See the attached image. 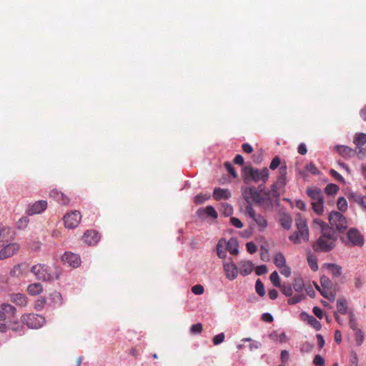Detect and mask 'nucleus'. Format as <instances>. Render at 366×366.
Returning a JSON list of instances; mask_svg holds the SVG:
<instances>
[{
    "label": "nucleus",
    "instance_id": "1",
    "mask_svg": "<svg viewBox=\"0 0 366 366\" xmlns=\"http://www.w3.org/2000/svg\"><path fill=\"white\" fill-rule=\"evenodd\" d=\"M264 188L263 184H260L257 187L254 186L242 187V194L247 203V205H251L252 202H254L259 205L272 207L274 202L269 192H264Z\"/></svg>",
    "mask_w": 366,
    "mask_h": 366
},
{
    "label": "nucleus",
    "instance_id": "2",
    "mask_svg": "<svg viewBox=\"0 0 366 366\" xmlns=\"http://www.w3.org/2000/svg\"><path fill=\"white\" fill-rule=\"evenodd\" d=\"M315 222L319 224L321 227V236L314 245V249L317 252H325L331 251L335 247L337 240L335 231L332 227L321 220H315Z\"/></svg>",
    "mask_w": 366,
    "mask_h": 366
},
{
    "label": "nucleus",
    "instance_id": "3",
    "mask_svg": "<svg viewBox=\"0 0 366 366\" xmlns=\"http://www.w3.org/2000/svg\"><path fill=\"white\" fill-rule=\"evenodd\" d=\"M16 308L9 304L2 303L0 305V321L9 324V329L16 332H22L24 327L19 324L16 317Z\"/></svg>",
    "mask_w": 366,
    "mask_h": 366
},
{
    "label": "nucleus",
    "instance_id": "4",
    "mask_svg": "<svg viewBox=\"0 0 366 366\" xmlns=\"http://www.w3.org/2000/svg\"><path fill=\"white\" fill-rule=\"evenodd\" d=\"M269 175V172L267 167L258 169L252 167H246L243 169L242 177L244 182L246 184L251 182H262L264 184L268 180Z\"/></svg>",
    "mask_w": 366,
    "mask_h": 366
},
{
    "label": "nucleus",
    "instance_id": "5",
    "mask_svg": "<svg viewBox=\"0 0 366 366\" xmlns=\"http://www.w3.org/2000/svg\"><path fill=\"white\" fill-rule=\"evenodd\" d=\"M287 182V166L286 164L281 165L279 169V174L277 181L271 186L268 191L273 202L277 199L280 194V190L283 189Z\"/></svg>",
    "mask_w": 366,
    "mask_h": 366
},
{
    "label": "nucleus",
    "instance_id": "6",
    "mask_svg": "<svg viewBox=\"0 0 366 366\" xmlns=\"http://www.w3.org/2000/svg\"><path fill=\"white\" fill-rule=\"evenodd\" d=\"M307 194L312 199V209L317 214L323 212L324 197L320 189L312 187L307 189Z\"/></svg>",
    "mask_w": 366,
    "mask_h": 366
},
{
    "label": "nucleus",
    "instance_id": "7",
    "mask_svg": "<svg viewBox=\"0 0 366 366\" xmlns=\"http://www.w3.org/2000/svg\"><path fill=\"white\" fill-rule=\"evenodd\" d=\"M31 272L35 274L38 280L43 281H50L58 279L59 275L57 271L52 272L51 269L44 264L34 265L31 269Z\"/></svg>",
    "mask_w": 366,
    "mask_h": 366
},
{
    "label": "nucleus",
    "instance_id": "8",
    "mask_svg": "<svg viewBox=\"0 0 366 366\" xmlns=\"http://www.w3.org/2000/svg\"><path fill=\"white\" fill-rule=\"evenodd\" d=\"M329 222L331 227H335L340 232H344L348 228V222L346 217L340 212L334 211L329 215Z\"/></svg>",
    "mask_w": 366,
    "mask_h": 366
},
{
    "label": "nucleus",
    "instance_id": "9",
    "mask_svg": "<svg viewBox=\"0 0 366 366\" xmlns=\"http://www.w3.org/2000/svg\"><path fill=\"white\" fill-rule=\"evenodd\" d=\"M23 324L29 328L37 329L41 327L45 322L44 317L36 314H25L21 317Z\"/></svg>",
    "mask_w": 366,
    "mask_h": 366
},
{
    "label": "nucleus",
    "instance_id": "10",
    "mask_svg": "<svg viewBox=\"0 0 366 366\" xmlns=\"http://www.w3.org/2000/svg\"><path fill=\"white\" fill-rule=\"evenodd\" d=\"M64 226L67 229L76 228L81 220V214L77 211H71L66 213L63 218Z\"/></svg>",
    "mask_w": 366,
    "mask_h": 366
},
{
    "label": "nucleus",
    "instance_id": "11",
    "mask_svg": "<svg viewBox=\"0 0 366 366\" xmlns=\"http://www.w3.org/2000/svg\"><path fill=\"white\" fill-rule=\"evenodd\" d=\"M343 242L347 245L362 247L364 244L362 235L356 229H350Z\"/></svg>",
    "mask_w": 366,
    "mask_h": 366
},
{
    "label": "nucleus",
    "instance_id": "12",
    "mask_svg": "<svg viewBox=\"0 0 366 366\" xmlns=\"http://www.w3.org/2000/svg\"><path fill=\"white\" fill-rule=\"evenodd\" d=\"M245 214L255 222L257 225L259 227V230H264L267 227L266 218L259 214H257L252 205H246Z\"/></svg>",
    "mask_w": 366,
    "mask_h": 366
},
{
    "label": "nucleus",
    "instance_id": "13",
    "mask_svg": "<svg viewBox=\"0 0 366 366\" xmlns=\"http://www.w3.org/2000/svg\"><path fill=\"white\" fill-rule=\"evenodd\" d=\"M0 247H2L0 250V260L12 257L20 249L19 244L14 242Z\"/></svg>",
    "mask_w": 366,
    "mask_h": 366
},
{
    "label": "nucleus",
    "instance_id": "14",
    "mask_svg": "<svg viewBox=\"0 0 366 366\" xmlns=\"http://www.w3.org/2000/svg\"><path fill=\"white\" fill-rule=\"evenodd\" d=\"M47 207V202L45 200H39L33 204H30L26 211L29 216L39 214L42 213Z\"/></svg>",
    "mask_w": 366,
    "mask_h": 366
},
{
    "label": "nucleus",
    "instance_id": "15",
    "mask_svg": "<svg viewBox=\"0 0 366 366\" xmlns=\"http://www.w3.org/2000/svg\"><path fill=\"white\" fill-rule=\"evenodd\" d=\"M296 227L299 236L301 237L302 240L307 242L309 240V229L307 224V222L305 219L301 217L298 218L296 220Z\"/></svg>",
    "mask_w": 366,
    "mask_h": 366
},
{
    "label": "nucleus",
    "instance_id": "16",
    "mask_svg": "<svg viewBox=\"0 0 366 366\" xmlns=\"http://www.w3.org/2000/svg\"><path fill=\"white\" fill-rule=\"evenodd\" d=\"M61 259L65 264L72 267H78L81 262L79 256L70 252H65L63 254Z\"/></svg>",
    "mask_w": 366,
    "mask_h": 366
},
{
    "label": "nucleus",
    "instance_id": "17",
    "mask_svg": "<svg viewBox=\"0 0 366 366\" xmlns=\"http://www.w3.org/2000/svg\"><path fill=\"white\" fill-rule=\"evenodd\" d=\"M226 277L229 280H234L237 277L239 269L237 266L232 261L224 262L223 264Z\"/></svg>",
    "mask_w": 366,
    "mask_h": 366
},
{
    "label": "nucleus",
    "instance_id": "18",
    "mask_svg": "<svg viewBox=\"0 0 366 366\" xmlns=\"http://www.w3.org/2000/svg\"><path fill=\"white\" fill-rule=\"evenodd\" d=\"M15 232L11 228H3L0 230V246H4L14 242Z\"/></svg>",
    "mask_w": 366,
    "mask_h": 366
},
{
    "label": "nucleus",
    "instance_id": "19",
    "mask_svg": "<svg viewBox=\"0 0 366 366\" xmlns=\"http://www.w3.org/2000/svg\"><path fill=\"white\" fill-rule=\"evenodd\" d=\"M99 239L100 234L95 230H88L83 236L84 242L89 245L97 244Z\"/></svg>",
    "mask_w": 366,
    "mask_h": 366
},
{
    "label": "nucleus",
    "instance_id": "20",
    "mask_svg": "<svg viewBox=\"0 0 366 366\" xmlns=\"http://www.w3.org/2000/svg\"><path fill=\"white\" fill-rule=\"evenodd\" d=\"M197 215L201 218L204 219L207 217H211L213 219L217 218V212L212 206H207L205 208H199L197 211Z\"/></svg>",
    "mask_w": 366,
    "mask_h": 366
},
{
    "label": "nucleus",
    "instance_id": "21",
    "mask_svg": "<svg viewBox=\"0 0 366 366\" xmlns=\"http://www.w3.org/2000/svg\"><path fill=\"white\" fill-rule=\"evenodd\" d=\"M300 317L302 320L307 322L308 325L317 331L320 330L322 327L321 323L312 315H310L305 312H302L300 313Z\"/></svg>",
    "mask_w": 366,
    "mask_h": 366
},
{
    "label": "nucleus",
    "instance_id": "22",
    "mask_svg": "<svg viewBox=\"0 0 366 366\" xmlns=\"http://www.w3.org/2000/svg\"><path fill=\"white\" fill-rule=\"evenodd\" d=\"M9 300L19 307H26L28 304L27 297L21 293H12L9 295Z\"/></svg>",
    "mask_w": 366,
    "mask_h": 366
},
{
    "label": "nucleus",
    "instance_id": "23",
    "mask_svg": "<svg viewBox=\"0 0 366 366\" xmlns=\"http://www.w3.org/2000/svg\"><path fill=\"white\" fill-rule=\"evenodd\" d=\"M231 197V193L227 189H222L220 187L214 188L213 191V197L214 199L219 201L221 199H228Z\"/></svg>",
    "mask_w": 366,
    "mask_h": 366
},
{
    "label": "nucleus",
    "instance_id": "24",
    "mask_svg": "<svg viewBox=\"0 0 366 366\" xmlns=\"http://www.w3.org/2000/svg\"><path fill=\"white\" fill-rule=\"evenodd\" d=\"M50 197L54 198L59 204L64 205L68 204L70 201L66 195L56 189H53L50 192Z\"/></svg>",
    "mask_w": 366,
    "mask_h": 366
},
{
    "label": "nucleus",
    "instance_id": "25",
    "mask_svg": "<svg viewBox=\"0 0 366 366\" xmlns=\"http://www.w3.org/2000/svg\"><path fill=\"white\" fill-rule=\"evenodd\" d=\"M238 269L242 275L246 276L252 272L254 269V264L250 261H241L239 263Z\"/></svg>",
    "mask_w": 366,
    "mask_h": 366
},
{
    "label": "nucleus",
    "instance_id": "26",
    "mask_svg": "<svg viewBox=\"0 0 366 366\" xmlns=\"http://www.w3.org/2000/svg\"><path fill=\"white\" fill-rule=\"evenodd\" d=\"M348 199L351 202H354L366 209V197L362 196L355 192H350L348 194Z\"/></svg>",
    "mask_w": 366,
    "mask_h": 366
},
{
    "label": "nucleus",
    "instance_id": "27",
    "mask_svg": "<svg viewBox=\"0 0 366 366\" xmlns=\"http://www.w3.org/2000/svg\"><path fill=\"white\" fill-rule=\"evenodd\" d=\"M336 149L338 153L345 158L354 157L356 154V150H354L347 146L338 145L336 147Z\"/></svg>",
    "mask_w": 366,
    "mask_h": 366
},
{
    "label": "nucleus",
    "instance_id": "28",
    "mask_svg": "<svg viewBox=\"0 0 366 366\" xmlns=\"http://www.w3.org/2000/svg\"><path fill=\"white\" fill-rule=\"evenodd\" d=\"M225 247H227V250L232 254H237L239 252L238 242L236 239L230 238L228 242H226Z\"/></svg>",
    "mask_w": 366,
    "mask_h": 366
},
{
    "label": "nucleus",
    "instance_id": "29",
    "mask_svg": "<svg viewBox=\"0 0 366 366\" xmlns=\"http://www.w3.org/2000/svg\"><path fill=\"white\" fill-rule=\"evenodd\" d=\"M337 313H340L342 315H348V312L350 310H348L347 302L345 299H339L337 301Z\"/></svg>",
    "mask_w": 366,
    "mask_h": 366
},
{
    "label": "nucleus",
    "instance_id": "30",
    "mask_svg": "<svg viewBox=\"0 0 366 366\" xmlns=\"http://www.w3.org/2000/svg\"><path fill=\"white\" fill-rule=\"evenodd\" d=\"M225 239H221L219 240L217 245V255L221 259H223L226 257L227 247H225Z\"/></svg>",
    "mask_w": 366,
    "mask_h": 366
},
{
    "label": "nucleus",
    "instance_id": "31",
    "mask_svg": "<svg viewBox=\"0 0 366 366\" xmlns=\"http://www.w3.org/2000/svg\"><path fill=\"white\" fill-rule=\"evenodd\" d=\"M43 290V287L40 283H33L28 286L27 292L31 295H37Z\"/></svg>",
    "mask_w": 366,
    "mask_h": 366
},
{
    "label": "nucleus",
    "instance_id": "32",
    "mask_svg": "<svg viewBox=\"0 0 366 366\" xmlns=\"http://www.w3.org/2000/svg\"><path fill=\"white\" fill-rule=\"evenodd\" d=\"M353 143L356 145L357 147H362L366 143V134H356L353 139Z\"/></svg>",
    "mask_w": 366,
    "mask_h": 366
},
{
    "label": "nucleus",
    "instance_id": "33",
    "mask_svg": "<svg viewBox=\"0 0 366 366\" xmlns=\"http://www.w3.org/2000/svg\"><path fill=\"white\" fill-rule=\"evenodd\" d=\"M23 267H26V265L24 264H16L15 265L10 271V275L11 277H19V275H21L24 270V268Z\"/></svg>",
    "mask_w": 366,
    "mask_h": 366
},
{
    "label": "nucleus",
    "instance_id": "34",
    "mask_svg": "<svg viewBox=\"0 0 366 366\" xmlns=\"http://www.w3.org/2000/svg\"><path fill=\"white\" fill-rule=\"evenodd\" d=\"M317 290L321 293V295L325 298L328 299L330 301H333L335 300V294L332 289H326V288H317Z\"/></svg>",
    "mask_w": 366,
    "mask_h": 366
},
{
    "label": "nucleus",
    "instance_id": "35",
    "mask_svg": "<svg viewBox=\"0 0 366 366\" xmlns=\"http://www.w3.org/2000/svg\"><path fill=\"white\" fill-rule=\"evenodd\" d=\"M274 263L278 267H282L286 264V260L282 253H277L274 257Z\"/></svg>",
    "mask_w": 366,
    "mask_h": 366
},
{
    "label": "nucleus",
    "instance_id": "36",
    "mask_svg": "<svg viewBox=\"0 0 366 366\" xmlns=\"http://www.w3.org/2000/svg\"><path fill=\"white\" fill-rule=\"evenodd\" d=\"M292 222V218L289 215H284L280 219L281 226L285 229H290Z\"/></svg>",
    "mask_w": 366,
    "mask_h": 366
},
{
    "label": "nucleus",
    "instance_id": "37",
    "mask_svg": "<svg viewBox=\"0 0 366 366\" xmlns=\"http://www.w3.org/2000/svg\"><path fill=\"white\" fill-rule=\"evenodd\" d=\"M327 268L335 277H339L342 273V267L335 264H327Z\"/></svg>",
    "mask_w": 366,
    "mask_h": 366
},
{
    "label": "nucleus",
    "instance_id": "38",
    "mask_svg": "<svg viewBox=\"0 0 366 366\" xmlns=\"http://www.w3.org/2000/svg\"><path fill=\"white\" fill-rule=\"evenodd\" d=\"M348 316H349V325H350V327L352 330H357V320L355 317V315L353 313L352 311H350L348 312Z\"/></svg>",
    "mask_w": 366,
    "mask_h": 366
},
{
    "label": "nucleus",
    "instance_id": "39",
    "mask_svg": "<svg viewBox=\"0 0 366 366\" xmlns=\"http://www.w3.org/2000/svg\"><path fill=\"white\" fill-rule=\"evenodd\" d=\"M339 187L335 184H329L325 188V192L328 195H333L337 192Z\"/></svg>",
    "mask_w": 366,
    "mask_h": 366
},
{
    "label": "nucleus",
    "instance_id": "40",
    "mask_svg": "<svg viewBox=\"0 0 366 366\" xmlns=\"http://www.w3.org/2000/svg\"><path fill=\"white\" fill-rule=\"evenodd\" d=\"M255 290L259 296L263 297L265 295L264 286L259 279L256 281Z\"/></svg>",
    "mask_w": 366,
    "mask_h": 366
},
{
    "label": "nucleus",
    "instance_id": "41",
    "mask_svg": "<svg viewBox=\"0 0 366 366\" xmlns=\"http://www.w3.org/2000/svg\"><path fill=\"white\" fill-rule=\"evenodd\" d=\"M355 331V339L357 345H361L364 341V333L360 329Z\"/></svg>",
    "mask_w": 366,
    "mask_h": 366
},
{
    "label": "nucleus",
    "instance_id": "42",
    "mask_svg": "<svg viewBox=\"0 0 366 366\" xmlns=\"http://www.w3.org/2000/svg\"><path fill=\"white\" fill-rule=\"evenodd\" d=\"M293 287L296 292H300L303 291L304 283L301 278H297L293 282Z\"/></svg>",
    "mask_w": 366,
    "mask_h": 366
},
{
    "label": "nucleus",
    "instance_id": "43",
    "mask_svg": "<svg viewBox=\"0 0 366 366\" xmlns=\"http://www.w3.org/2000/svg\"><path fill=\"white\" fill-rule=\"evenodd\" d=\"M337 205L340 212H345L347 209V202L345 197H340Z\"/></svg>",
    "mask_w": 366,
    "mask_h": 366
},
{
    "label": "nucleus",
    "instance_id": "44",
    "mask_svg": "<svg viewBox=\"0 0 366 366\" xmlns=\"http://www.w3.org/2000/svg\"><path fill=\"white\" fill-rule=\"evenodd\" d=\"M211 197V195L209 194H197L194 197V202L197 204H203L206 200L209 199Z\"/></svg>",
    "mask_w": 366,
    "mask_h": 366
},
{
    "label": "nucleus",
    "instance_id": "45",
    "mask_svg": "<svg viewBox=\"0 0 366 366\" xmlns=\"http://www.w3.org/2000/svg\"><path fill=\"white\" fill-rule=\"evenodd\" d=\"M269 279H270V281L272 282V283L273 284L274 286L277 287H281L280 277H279V275H278V274H277V272L276 271L273 272L270 274Z\"/></svg>",
    "mask_w": 366,
    "mask_h": 366
},
{
    "label": "nucleus",
    "instance_id": "46",
    "mask_svg": "<svg viewBox=\"0 0 366 366\" xmlns=\"http://www.w3.org/2000/svg\"><path fill=\"white\" fill-rule=\"evenodd\" d=\"M320 284L322 288L332 289V283L331 280L326 276L320 278Z\"/></svg>",
    "mask_w": 366,
    "mask_h": 366
},
{
    "label": "nucleus",
    "instance_id": "47",
    "mask_svg": "<svg viewBox=\"0 0 366 366\" xmlns=\"http://www.w3.org/2000/svg\"><path fill=\"white\" fill-rule=\"evenodd\" d=\"M307 262L312 270L317 271L318 269L317 259L315 257L312 255L307 256Z\"/></svg>",
    "mask_w": 366,
    "mask_h": 366
},
{
    "label": "nucleus",
    "instance_id": "48",
    "mask_svg": "<svg viewBox=\"0 0 366 366\" xmlns=\"http://www.w3.org/2000/svg\"><path fill=\"white\" fill-rule=\"evenodd\" d=\"M29 222V219L28 217H22L16 222V226L20 229H24L28 225Z\"/></svg>",
    "mask_w": 366,
    "mask_h": 366
},
{
    "label": "nucleus",
    "instance_id": "49",
    "mask_svg": "<svg viewBox=\"0 0 366 366\" xmlns=\"http://www.w3.org/2000/svg\"><path fill=\"white\" fill-rule=\"evenodd\" d=\"M224 167L232 177L236 178L237 177V173L236 172L234 167L230 162H226L224 163Z\"/></svg>",
    "mask_w": 366,
    "mask_h": 366
},
{
    "label": "nucleus",
    "instance_id": "50",
    "mask_svg": "<svg viewBox=\"0 0 366 366\" xmlns=\"http://www.w3.org/2000/svg\"><path fill=\"white\" fill-rule=\"evenodd\" d=\"M46 304V299L44 297H39L34 304V309L36 310H41Z\"/></svg>",
    "mask_w": 366,
    "mask_h": 366
},
{
    "label": "nucleus",
    "instance_id": "51",
    "mask_svg": "<svg viewBox=\"0 0 366 366\" xmlns=\"http://www.w3.org/2000/svg\"><path fill=\"white\" fill-rule=\"evenodd\" d=\"M202 331V325L197 323L191 326L190 333L192 335L200 334Z\"/></svg>",
    "mask_w": 366,
    "mask_h": 366
},
{
    "label": "nucleus",
    "instance_id": "52",
    "mask_svg": "<svg viewBox=\"0 0 366 366\" xmlns=\"http://www.w3.org/2000/svg\"><path fill=\"white\" fill-rule=\"evenodd\" d=\"M304 297H305V295L302 294L295 295L292 297L290 296V297L288 300V304H290V305L297 304V303L300 302Z\"/></svg>",
    "mask_w": 366,
    "mask_h": 366
},
{
    "label": "nucleus",
    "instance_id": "53",
    "mask_svg": "<svg viewBox=\"0 0 366 366\" xmlns=\"http://www.w3.org/2000/svg\"><path fill=\"white\" fill-rule=\"evenodd\" d=\"M305 169L312 174H318L320 173V171L312 162L306 164Z\"/></svg>",
    "mask_w": 366,
    "mask_h": 366
},
{
    "label": "nucleus",
    "instance_id": "54",
    "mask_svg": "<svg viewBox=\"0 0 366 366\" xmlns=\"http://www.w3.org/2000/svg\"><path fill=\"white\" fill-rule=\"evenodd\" d=\"M283 164H282V165ZM279 166H281V162H280V158L278 157V156H276L273 158V159L272 160L271 163H270V165H269V168L272 169V170H274L276 169Z\"/></svg>",
    "mask_w": 366,
    "mask_h": 366
},
{
    "label": "nucleus",
    "instance_id": "55",
    "mask_svg": "<svg viewBox=\"0 0 366 366\" xmlns=\"http://www.w3.org/2000/svg\"><path fill=\"white\" fill-rule=\"evenodd\" d=\"M282 292L287 297H290L292 295V289L290 285H281L280 287Z\"/></svg>",
    "mask_w": 366,
    "mask_h": 366
},
{
    "label": "nucleus",
    "instance_id": "56",
    "mask_svg": "<svg viewBox=\"0 0 366 366\" xmlns=\"http://www.w3.org/2000/svg\"><path fill=\"white\" fill-rule=\"evenodd\" d=\"M224 340V334L223 332L215 335L212 340L214 345H219L220 343L223 342Z\"/></svg>",
    "mask_w": 366,
    "mask_h": 366
},
{
    "label": "nucleus",
    "instance_id": "57",
    "mask_svg": "<svg viewBox=\"0 0 366 366\" xmlns=\"http://www.w3.org/2000/svg\"><path fill=\"white\" fill-rule=\"evenodd\" d=\"M246 248H247V250L249 253L250 254H254L257 252V247L256 246V244L252 242H247L246 244Z\"/></svg>",
    "mask_w": 366,
    "mask_h": 366
},
{
    "label": "nucleus",
    "instance_id": "58",
    "mask_svg": "<svg viewBox=\"0 0 366 366\" xmlns=\"http://www.w3.org/2000/svg\"><path fill=\"white\" fill-rule=\"evenodd\" d=\"M313 363L316 366H325V360L320 355H317L313 360Z\"/></svg>",
    "mask_w": 366,
    "mask_h": 366
},
{
    "label": "nucleus",
    "instance_id": "59",
    "mask_svg": "<svg viewBox=\"0 0 366 366\" xmlns=\"http://www.w3.org/2000/svg\"><path fill=\"white\" fill-rule=\"evenodd\" d=\"M267 272V267L264 264L257 266L255 268V273L257 275H262V274H266Z\"/></svg>",
    "mask_w": 366,
    "mask_h": 366
},
{
    "label": "nucleus",
    "instance_id": "60",
    "mask_svg": "<svg viewBox=\"0 0 366 366\" xmlns=\"http://www.w3.org/2000/svg\"><path fill=\"white\" fill-rule=\"evenodd\" d=\"M204 287L201 285H195L192 287V292L195 295H202L204 292Z\"/></svg>",
    "mask_w": 366,
    "mask_h": 366
},
{
    "label": "nucleus",
    "instance_id": "61",
    "mask_svg": "<svg viewBox=\"0 0 366 366\" xmlns=\"http://www.w3.org/2000/svg\"><path fill=\"white\" fill-rule=\"evenodd\" d=\"M330 173L332 175V177H334L338 182H345L344 178L336 170L332 169H330Z\"/></svg>",
    "mask_w": 366,
    "mask_h": 366
},
{
    "label": "nucleus",
    "instance_id": "62",
    "mask_svg": "<svg viewBox=\"0 0 366 366\" xmlns=\"http://www.w3.org/2000/svg\"><path fill=\"white\" fill-rule=\"evenodd\" d=\"M230 223L235 227L237 228H242L243 227V224L242 223V222L237 217H231L230 218Z\"/></svg>",
    "mask_w": 366,
    "mask_h": 366
},
{
    "label": "nucleus",
    "instance_id": "63",
    "mask_svg": "<svg viewBox=\"0 0 366 366\" xmlns=\"http://www.w3.org/2000/svg\"><path fill=\"white\" fill-rule=\"evenodd\" d=\"M289 239L295 244H298L301 242L302 239L299 236L298 233L295 232L289 237Z\"/></svg>",
    "mask_w": 366,
    "mask_h": 366
},
{
    "label": "nucleus",
    "instance_id": "64",
    "mask_svg": "<svg viewBox=\"0 0 366 366\" xmlns=\"http://www.w3.org/2000/svg\"><path fill=\"white\" fill-rule=\"evenodd\" d=\"M280 269V273L286 277H288L291 274V269L286 264L282 267L279 268Z\"/></svg>",
    "mask_w": 366,
    "mask_h": 366
}]
</instances>
